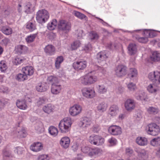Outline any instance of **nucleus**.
<instances>
[{"instance_id": "1", "label": "nucleus", "mask_w": 160, "mask_h": 160, "mask_svg": "<svg viewBox=\"0 0 160 160\" xmlns=\"http://www.w3.org/2000/svg\"><path fill=\"white\" fill-rule=\"evenodd\" d=\"M97 76L94 72H91L81 77L79 79L81 83L84 86H88L98 81Z\"/></svg>"}, {"instance_id": "2", "label": "nucleus", "mask_w": 160, "mask_h": 160, "mask_svg": "<svg viewBox=\"0 0 160 160\" xmlns=\"http://www.w3.org/2000/svg\"><path fill=\"white\" fill-rule=\"evenodd\" d=\"M73 122L71 118L69 117L65 118L62 120L58 124V128L61 132L65 133L69 131Z\"/></svg>"}, {"instance_id": "3", "label": "nucleus", "mask_w": 160, "mask_h": 160, "mask_svg": "<svg viewBox=\"0 0 160 160\" xmlns=\"http://www.w3.org/2000/svg\"><path fill=\"white\" fill-rule=\"evenodd\" d=\"M145 130L148 134L153 136L158 135L160 132L159 126L154 123L147 125L146 127Z\"/></svg>"}, {"instance_id": "4", "label": "nucleus", "mask_w": 160, "mask_h": 160, "mask_svg": "<svg viewBox=\"0 0 160 160\" xmlns=\"http://www.w3.org/2000/svg\"><path fill=\"white\" fill-rule=\"evenodd\" d=\"M49 14L45 9L39 10L36 14V18L37 22L40 23H44L49 18Z\"/></svg>"}, {"instance_id": "5", "label": "nucleus", "mask_w": 160, "mask_h": 160, "mask_svg": "<svg viewBox=\"0 0 160 160\" xmlns=\"http://www.w3.org/2000/svg\"><path fill=\"white\" fill-rule=\"evenodd\" d=\"M104 141L101 136L96 135H92L88 138V141L91 144L97 146L102 145Z\"/></svg>"}, {"instance_id": "6", "label": "nucleus", "mask_w": 160, "mask_h": 160, "mask_svg": "<svg viewBox=\"0 0 160 160\" xmlns=\"http://www.w3.org/2000/svg\"><path fill=\"white\" fill-rule=\"evenodd\" d=\"M127 68L124 65L119 64L115 68V71L116 75L119 77L125 76L127 72Z\"/></svg>"}, {"instance_id": "7", "label": "nucleus", "mask_w": 160, "mask_h": 160, "mask_svg": "<svg viewBox=\"0 0 160 160\" xmlns=\"http://www.w3.org/2000/svg\"><path fill=\"white\" fill-rule=\"evenodd\" d=\"M58 27L60 30L67 32L70 30L71 24L66 21L61 20L58 23Z\"/></svg>"}, {"instance_id": "8", "label": "nucleus", "mask_w": 160, "mask_h": 160, "mask_svg": "<svg viewBox=\"0 0 160 160\" xmlns=\"http://www.w3.org/2000/svg\"><path fill=\"white\" fill-rule=\"evenodd\" d=\"M82 95L87 98H91L95 96V92L93 89L90 88L84 87L81 90Z\"/></svg>"}, {"instance_id": "9", "label": "nucleus", "mask_w": 160, "mask_h": 160, "mask_svg": "<svg viewBox=\"0 0 160 160\" xmlns=\"http://www.w3.org/2000/svg\"><path fill=\"white\" fill-rule=\"evenodd\" d=\"M73 68L77 71L84 69L87 66V62L85 60L80 59L74 62L72 65Z\"/></svg>"}, {"instance_id": "10", "label": "nucleus", "mask_w": 160, "mask_h": 160, "mask_svg": "<svg viewBox=\"0 0 160 160\" xmlns=\"http://www.w3.org/2000/svg\"><path fill=\"white\" fill-rule=\"evenodd\" d=\"M82 110V107L80 105L75 104L69 108V112L71 116H76L79 114Z\"/></svg>"}, {"instance_id": "11", "label": "nucleus", "mask_w": 160, "mask_h": 160, "mask_svg": "<svg viewBox=\"0 0 160 160\" xmlns=\"http://www.w3.org/2000/svg\"><path fill=\"white\" fill-rule=\"evenodd\" d=\"M148 78L150 80L156 81L160 84V72L154 71L150 72L148 75Z\"/></svg>"}, {"instance_id": "12", "label": "nucleus", "mask_w": 160, "mask_h": 160, "mask_svg": "<svg viewBox=\"0 0 160 160\" xmlns=\"http://www.w3.org/2000/svg\"><path fill=\"white\" fill-rule=\"evenodd\" d=\"M109 132L113 135H118L122 133V130L120 127L117 125L110 126L108 129Z\"/></svg>"}, {"instance_id": "13", "label": "nucleus", "mask_w": 160, "mask_h": 160, "mask_svg": "<svg viewBox=\"0 0 160 160\" xmlns=\"http://www.w3.org/2000/svg\"><path fill=\"white\" fill-rule=\"evenodd\" d=\"M62 89V87L59 83H52L51 87L52 93L54 95L60 93Z\"/></svg>"}, {"instance_id": "14", "label": "nucleus", "mask_w": 160, "mask_h": 160, "mask_svg": "<svg viewBox=\"0 0 160 160\" xmlns=\"http://www.w3.org/2000/svg\"><path fill=\"white\" fill-rule=\"evenodd\" d=\"M43 144L39 142H36L32 144L30 147V149L35 152H38L43 149Z\"/></svg>"}, {"instance_id": "15", "label": "nucleus", "mask_w": 160, "mask_h": 160, "mask_svg": "<svg viewBox=\"0 0 160 160\" xmlns=\"http://www.w3.org/2000/svg\"><path fill=\"white\" fill-rule=\"evenodd\" d=\"M134 101L132 99H128L125 102L124 106L128 111H131L134 109L135 107Z\"/></svg>"}, {"instance_id": "16", "label": "nucleus", "mask_w": 160, "mask_h": 160, "mask_svg": "<svg viewBox=\"0 0 160 160\" xmlns=\"http://www.w3.org/2000/svg\"><path fill=\"white\" fill-rule=\"evenodd\" d=\"M45 52L48 55L52 56L55 54L56 52L55 47L51 44H48L44 48Z\"/></svg>"}, {"instance_id": "17", "label": "nucleus", "mask_w": 160, "mask_h": 160, "mask_svg": "<svg viewBox=\"0 0 160 160\" xmlns=\"http://www.w3.org/2000/svg\"><path fill=\"white\" fill-rule=\"evenodd\" d=\"M70 140L68 137H64L62 138L60 141V144L64 149L67 148L69 146Z\"/></svg>"}, {"instance_id": "18", "label": "nucleus", "mask_w": 160, "mask_h": 160, "mask_svg": "<svg viewBox=\"0 0 160 160\" xmlns=\"http://www.w3.org/2000/svg\"><path fill=\"white\" fill-rule=\"evenodd\" d=\"M107 104L105 102H103L99 103L96 107V112L100 113L105 112L107 108Z\"/></svg>"}, {"instance_id": "19", "label": "nucleus", "mask_w": 160, "mask_h": 160, "mask_svg": "<svg viewBox=\"0 0 160 160\" xmlns=\"http://www.w3.org/2000/svg\"><path fill=\"white\" fill-rule=\"evenodd\" d=\"M135 97L138 100L145 101H147L148 98L147 94L142 91L137 92L135 94Z\"/></svg>"}, {"instance_id": "20", "label": "nucleus", "mask_w": 160, "mask_h": 160, "mask_svg": "<svg viewBox=\"0 0 160 160\" xmlns=\"http://www.w3.org/2000/svg\"><path fill=\"white\" fill-rule=\"evenodd\" d=\"M55 109L54 105L51 104H48L44 106L42 108L43 111L47 114H50L54 112Z\"/></svg>"}, {"instance_id": "21", "label": "nucleus", "mask_w": 160, "mask_h": 160, "mask_svg": "<svg viewBox=\"0 0 160 160\" xmlns=\"http://www.w3.org/2000/svg\"><path fill=\"white\" fill-rule=\"evenodd\" d=\"M48 87L47 83L43 82L38 83L36 86V90L39 92H43L46 91Z\"/></svg>"}, {"instance_id": "22", "label": "nucleus", "mask_w": 160, "mask_h": 160, "mask_svg": "<svg viewBox=\"0 0 160 160\" xmlns=\"http://www.w3.org/2000/svg\"><path fill=\"white\" fill-rule=\"evenodd\" d=\"M147 90L148 92L151 93L156 94L159 91L158 87L155 84H150L147 87Z\"/></svg>"}, {"instance_id": "23", "label": "nucleus", "mask_w": 160, "mask_h": 160, "mask_svg": "<svg viewBox=\"0 0 160 160\" xmlns=\"http://www.w3.org/2000/svg\"><path fill=\"white\" fill-rule=\"evenodd\" d=\"M22 71L23 73L28 77L32 75L34 72V69L32 66H28L22 68Z\"/></svg>"}, {"instance_id": "24", "label": "nucleus", "mask_w": 160, "mask_h": 160, "mask_svg": "<svg viewBox=\"0 0 160 160\" xmlns=\"http://www.w3.org/2000/svg\"><path fill=\"white\" fill-rule=\"evenodd\" d=\"M128 53L131 55H134L137 52L136 45L134 43L129 44L128 46Z\"/></svg>"}, {"instance_id": "25", "label": "nucleus", "mask_w": 160, "mask_h": 160, "mask_svg": "<svg viewBox=\"0 0 160 160\" xmlns=\"http://www.w3.org/2000/svg\"><path fill=\"white\" fill-rule=\"evenodd\" d=\"M16 104L17 107L20 109L26 110L28 108L26 102L24 100H17Z\"/></svg>"}, {"instance_id": "26", "label": "nucleus", "mask_w": 160, "mask_h": 160, "mask_svg": "<svg viewBox=\"0 0 160 160\" xmlns=\"http://www.w3.org/2000/svg\"><path fill=\"white\" fill-rule=\"evenodd\" d=\"M119 111V108L116 105H111L109 110V113L111 116H113L116 115Z\"/></svg>"}, {"instance_id": "27", "label": "nucleus", "mask_w": 160, "mask_h": 160, "mask_svg": "<svg viewBox=\"0 0 160 160\" xmlns=\"http://www.w3.org/2000/svg\"><path fill=\"white\" fill-rule=\"evenodd\" d=\"M136 141V143L140 146H144L148 144L147 139L144 137H138L137 138Z\"/></svg>"}, {"instance_id": "28", "label": "nucleus", "mask_w": 160, "mask_h": 160, "mask_svg": "<svg viewBox=\"0 0 160 160\" xmlns=\"http://www.w3.org/2000/svg\"><path fill=\"white\" fill-rule=\"evenodd\" d=\"M2 152L3 156V158L4 160H11L13 157V155L11 152L6 148L3 150Z\"/></svg>"}, {"instance_id": "29", "label": "nucleus", "mask_w": 160, "mask_h": 160, "mask_svg": "<svg viewBox=\"0 0 160 160\" xmlns=\"http://www.w3.org/2000/svg\"><path fill=\"white\" fill-rule=\"evenodd\" d=\"M137 71L136 69L134 68L130 69L128 76L131 80H133L137 77Z\"/></svg>"}, {"instance_id": "30", "label": "nucleus", "mask_w": 160, "mask_h": 160, "mask_svg": "<svg viewBox=\"0 0 160 160\" xmlns=\"http://www.w3.org/2000/svg\"><path fill=\"white\" fill-rule=\"evenodd\" d=\"M92 123L91 118L87 117H84L82 121V125L83 127H88Z\"/></svg>"}, {"instance_id": "31", "label": "nucleus", "mask_w": 160, "mask_h": 160, "mask_svg": "<svg viewBox=\"0 0 160 160\" xmlns=\"http://www.w3.org/2000/svg\"><path fill=\"white\" fill-rule=\"evenodd\" d=\"M16 79L19 82H23L27 80L28 79V77L25 74L23 73H19L15 77Z\"/></svg>"}, {"instance_id": "32", "label": "nucleus", "mask_w": 160, "mask_h": 160, "mask_svg": "<svg viewBox=\"0 0 160 160\" xmlns=\"http://www.w3.org/2000/svg\"><path fill=\"white\" fill-rule=\"evenodd\" d=\"M151 60L154 62L160 61V53L158 51L154 52L150 57Z\"/></svg>"}, {"instance_id": "33", "label": "nucleus", "mask_w": 160, "mask_h": 160, "mask_svg": "<svg viewBox=\"0 0 160 160\" xmlns=\"http://www.w3.org/2000/svg\"><path fill=\"white\" fill-rule=\"evenodd\" d=\"M16 49L20 53H25L28 51V48L24 45H18L17 46Z\"/></svg>"}, {"instance_id": "34", "label": "nucleus", "mask_w": 160, "mask_h": 160, "mask_svg": "<svg viewBox=\"0 0 160 160\" xmlns=\"http://www.w3.org/2000/svg\"><path fill=\"white\" fill-rule=\"evenodd\" d=\"M33 7L32 4L30 2H28L26 4L24 7L25 12L28 14L33 11Z\"/></svg>"}, {"instance_id": "35", "label": "nucleus", "mask_w": 160, "mask_h": 160, "mask_svg": "<svg viewBox=\"0 0 160 160\" xmlns=\"http://www.w3.org/2000/svg\"><path fill=\"white\" fill-rule=\"evenodd\" d=\"M48 132L52 136L55 137L58 133V130L57 128L53 126H51L48 128Z\"/></svg>"}, {"instance_id": "36", "label": "nucleus", "mask_w": 160, "mask_h": 160, "mask_svg": "<svg viewBox=\"0 0 160 160\" xmlns=\"http://www.w3.org/2000/svg\"><path fill=\"white\" fill-rule=\"evenodd\" d=\"M63 58L62 56L58 57L55 61V66L57 69H59L61 66V63L63 62Z\"/></svg>"}, {"instance_id": "37", "label": "nucleus", "mask_w": 160, "mask_h": 160, "mask_svg": "<svg viewBox=\"0 0 160 160\" xmlns=\"http://www.w3.org/2000/svg\"><path fill=\"white\" fill-rule=\"evenodd\" d=\"M150 144L154 147L160 146V137H158L152 139L150 141Z\"/></svg>"}, {"instance_id": "38", "label": "nucleus", "mask_w": 160, "mask_h": 160, "mask_svg": "<svg viewBox=\"0 0 160 160\" xmlns=\"http://www.w3.org/2000/svg\"><path fill=\"white\" fill-rule=\"evenodd\" d=\"M97 58L98 61H103L105 60L107 57L105 51L101 52L97 55Z\"/></svg>"}, {"instance_id": "39", "label": "nucleus", "mask_w": 160, "mask_h": 160, "mask_svg": "<svg viewBox=\"0 0 160 160\" xmlns=\"http://www.w3.org/2000/svg\"><path fill=\"white\" fill-rule=\"evenodd\" d=\"M57 25V21L56 19H54L50 22L47 25V28L50 30H54Z\"/></svg>"}, {"instance_id": "40", "label": "nucleus", "mask_w": 160, "mask_h": 160, "mask_svg": "<svg viewBox=\"0 0 160 160\" xmlns=\"http://www.w3.org/2000/svg\"><path fill=\"white\" fill-rule=\"evenodd\" d=\"M1 31L5 34L8 35L11 34L12 32V29L9 27H3L1 29Z\"/></svg>"}, {"instance_id": "41", "label": "nucleus", "mask_w": 160, "mask_h": 160, "mask_svg": "<svg viewBox=\"0 0 160 160\" xmlns=\"http://www.w3.org/2000/svg\"><path fill=\"white\" fill-rule=\"evenodd\" d=\"M102 150L100 149L96 148L94 149L91 148L90 152H89V156H91L98 155L101 153Z\"/></svg>"}, {"instance_id": "42", "label": "nucleus", "mask_w": 160, "mask_h": 160, "mask_svg": "<svg viewBox=\"0 0 160 160\" xmlns=\"http://www.w3.org/2000/svg\"><path fill=\"white\" fill-rule=\"evenodd\" d=\"M147 111L150 114H155L158 112L159 110L157 108L153 107H149L147 108Z\"/></svg>"}, {"instance_id": "43", "label": "nucleus", "mask_w": 160, "mask_h": 160, "mask_svg": "<svg viewBox=\"0 0 160 160\" xmlns=\"http://www.w3.org/2000/svg\"><path fill=\"white\" fill-rule=\"evenodd\" d=\"M8 69V66L5 61L0 62V70L2 72H5Z\"/></svg>"}, {"instance_id": "44", "label": "nucleus", "mask_w": 160, "mask_h": 160, "mask_svg": "<svg viewBox=\"0 0 160 160\" xmlns=\"http://www.w3.org/2000/svg\"><path fill=\"white\" fill-rule=\"evenodd\" d=\"M26 28L30 31H32L36 29V26L35 22H28L26 25Z\"/></svg>"}, {"instance_id": "45", "label": "nucleus", "mask_w": 160, "mask_h": 160, "mask_svg": "<svg viewBox=\"0 0 160 160\" xmlns=\"http://www.w3.org/2000/svg\"><path fill=\"white\" fill-rule=\"evenodd\" d=\"M48 101V99L45 97L39 98L37 99V104L38 106L46 103Z\"/></svg>"}, {"instance_id": "46", "label": "nucleus", "mask_w": 160, "mask_h": 160, "mask_svg": "<svg viewBox=\"0 0 160 160\" xmlns=\"http://www.w3.org/2000/svg\"><path fill=\"white\" fill-rule=\"evenodd\" d=\"M37 35V33L31 34L28 36L26 38V40L28 43H31L33 42Z\"/></svg>"}, {"instance_id": "47", "label": "nucleus", "mask_w": 160, "mask_h": 160, "mask_svg": "<svg viewBox=\"0 0 160 160\" xmlns=\"http://www.w3.org/2000/svg\"><path fill=\"white\" fill-rule=\"evenodd\" d=\"M133 37L135 38L139 42L141 43H145L148 41V39L147 37H140L138 35L134 36Z\"/></svg>"}, {"instance_id": "48", "label": "nucleus", "mask_w": 160, "mask_h": 160, "mask_svg": "<svg viewBox=\"0 0 160 160\" xmlns=\"http://www.w3.org/2000/svg\"><path fill=\"white\" fill-rule=\"evenodd\" d=\"M48 80L52 83H59L58 78L56 77L52 76L48 77Z\"/></svg>"}, {"instance_id": "49", "label": "nucleus", "mask_w": 160, "mask_h": 160, "mask_svg": "<svg viewBox=\"0 0 160 160\" xmlns=\"http://www.w3.org/2000/svg\"><path fill=\"white\" fill-rule=\"evenodd\" d=\"M81 44L80 41L79 40H76L71 44V48L73 50H76L80 47Z\"/></svg>"}, {"instance_id": "50", "label": "nucleus", "mask_w": 160, "mask_h": 160, "mask_svg": "<svg viewBox=\"0 0 160 160\" xmlns=\"http://www.w3.org/2000/svg\"><path fill=\"white\" fill-rule=\"evenodd\" d=\"M89 38L91 40H97L99 36L98 34L94 32H91L89 34Z\"/></svg>"}, {"instance_id": "51", "label": "nucleus", "mask_w": 160, "mask_h": 160, "mask_svg": "<svg viewBox=\"0 0 160 160\" xmlns=\"http://www.w3.org/2000/svg\"><path fill=\"white\" fill-rule=\"evenodd\" d=\"M108 142L109 143V146H112L116 145L117 144V141L115 138L112 137L108 139Z\"/></svg>"}, {"instance_id": "52", "label": "nucleus", "mask_w": 160, "mask_h": 160, "mask_svg": "<svg viewBox=\"0 0 160 160\" xmlns=\"http://www.w3.org/2000/svg\"><path fill=\"white\" fill-rule=\"evenodd\" d=\"M37 159L38 160H49L50 158L47 154H40L38 156Z\"/></svg>"}, {"instance_id": "53", "label": "nucleus", "mask_w": 160, "mask_h": 160, "mask_svg": "<svg viewBox=\"0 0 160 160\" xmlns=\"http://www.w3.org/2000/svg\"><path fill=\"white\" fill-rule=\"evenodd\" d=\"M98 91L100 93H105L107 92V88L103 85H99Z\"/></svg>"}, {"instance_id": "54", "label": "nucleus", "mask_w": 160, "mask_h": 160, "mask_svg": "<svg viewBox=\"0 0 160 160\" xmlns=\"http://www.w3.org/2000/svg\"><path fill=\"white\" fill-rule=\"evenodd\" d=\"M74 15L81 19H83L86 17V16L85 15L77 11H74Z\"/></svg>"}, {"instance_id": "55", "label": "nucleus", "mask_w": 160, "mask_h": 160, "mask_svg": "<svg viewBox=\"0 0 160 160\" xmlns=\"http://www.w3.org/2000/svg\"><path fill=\"white\" fill-rule=\"evenodd\" d=\"M35 129L40 132H44V130L43 125L42 123H39L38 125H36Z\"/></svg>"}, {"instance_id": "56", "label": "nucleus", "mask_w": 160, "mask_h": 160, "mask_svg": "<svg viewBox=\"0 0 160 160\" xmlns=\"http://www.w3.org/2000/svg\"><path fill=\"white\" fill-rule=\"evenodd\" d=\"M138 155L141 158H144L147 156L146 151L144 149H142L138 152Z\"/></svg>"}, {"instance_id": "57", "label": "nucleus", "mask_w": 160, "mask_h": 160, "mask_svg": "<svg viewBox=\"0 0 160 160\" xmlns=\"http://www.w3.org/2000/svg\"><path fill=\"white\" fill-rule=\"evenodd\" d=\"M127 86L129 90L131 91H134L136 88V85L132 82L129 83Z\"/></svg>"}, {"instance_id": "58", "label": "nucleus", "mask_w": 160, "mask_h": 160, "mask_svg": "<svg viewBox=\"0 0 160 160\" xmlns=\"http://www.w3.org/2000/svg\"><path fill=\"white\" fill-rule=\"evenodd\" d=\"M76 34L78 38H81L85 35L83 30L80 29H78L76 31Z\"/></svg>"}, {"instance_id": "59", "label": "nucleus", "mask_w": 160, "mask_h": 160, "mask_svg": "<svg viewBox=\"0 0 160 160\" xmlns=\"http://www.w3.org/2000/svg\"><path fill=\"white\" fill-rule=\"evenodd\" d=\"M7 99L2 98L0 99V111L3 108L4 105L7 103Z\"/></svg>"}, {"instance_id": "60", "label": "nucleus", "mask_w": 160, "mask_h": 160, "mask_svg": "<svg viewBox=\"0 0 160 160\" xmlns=\"http://www.w3.org/2000/svg\"><path fill=\"white\" fill-rule=\"evenodd\" d=\"M92 47L90 43H88L87 44L85 45L83 50L85 51L86 52H88L91 51L92 49Z\"/></svg>"}, {"instance_id": "61", "label": "nucleus", "mask_w": 160, "mask_h": 160, "mask_svg": "<svg viewBox=\"0 0 160 160\" xmlns=\"http://www.w3.org/2000/svg\"><path fill=\"white\" fill-rule=\"evenodd\" d=\"M10 43V40L7 38H5L2 40L0 42L1 44L4 46H7Z\"/></svg>"}, {"instance_id": "62", "label": "nucleus", "mask_w": 160, "mask_h": 160, "mask_svg": "<svg viewBox=\"0 0 160 160\" xmlns=\"http://www.w3.org/2000/svg\"><path fill=\"white\" fill-rule=\"evenodd\" d=\"M146 32L148 34V36L150 38L155 37L156 36L155 32L153 31H150L148 30H145L144 31V34H145Z\"/></svg>"}, {"instance_id": "63", "label": "nucleus", "mask_w": 160, "mask_h": 160, "mask_svg": "<svg viewBox=\"0 0 160 160\" xmlns=\"http://www.w3.org/2000/svg\"><path fill=\"white\" fill-rule=\"evenodd\" d=\"M14 151L15 152H17L18 154H21L23 153L24 150L22 148L18 147L16 148Z\"/></svg>"}, {"instance_id": "64", "label": "nucleus", "mask_w": 160, "mask_h": 160, "mask_svg": "<svg viewBox=\"0 0 160 160\" xmlns=\"http://www.w3.org/2000/svg\"><path fill=\"white\" fill-rule=\"evenodd\" d=\"M91 148L88 146L82 147V152L84 153H88L89 155V152H90Z\"/></svg>"}]
</instances>
